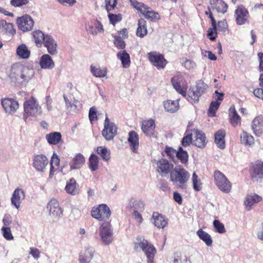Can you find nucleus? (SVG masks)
<instances>
[{
    "mask_svg": "<svg viewBox=\"0 0 263 263\" xmlns=\"http://www.w3.org/2000/svg\"><path fill=\"white\" fill-rule=\"evenodd\" d=\"M183 80V78L181 75L174 76L171 79L174 88L183 97H187V101L192 104L198 102L200 97L206 92L209 87L208 85L202 80H197L195 86L190 87L187 96V85Z\"/></svg>",
    "mask_w": 263,
    "mask_h": 263,
    "instance_id": "obj_1",
    "label": "nucleus"
},
{
    "mask_svg": "<svg viewBox=\"0 0 263 263\" xmlns=\"http://www.w3.org/2000/svg\"><path fill=\"white\" fill-rule=\"evenodd\" d=\"M6 73L11 82L14 83H27L34 76L33 69L29 68L19 63H14L7 70Z\"/></svg>",
    "mask_w": 263,
    "mask_h": 263,
    "instance_id": "obj_2",
    "label": "nucleus"
},
{
    "mask_svg": "<svg viewBox=\"0 0 263 263\" xmlns=\"http://www.w3.org/2000/svg\"><path fill=\"white\" fill-rule=\"evenodd\" d=\"M190 173L181 165L176 166L171 172L170 180L177 188L185 189Z\"/></svg>",
    "mask_w": 263,
    "mask_h": 263,
    "instance_id": "obj_3",
    "label": "nucleus"
},
{
    "mask_svg": "<svg viewBox=\"0 0 263 263\" xmlns=\"http://www.w3.org/2000/svg\"><path fill=\"white\" fill-rule=\"evenodd\" d=\"M136 241L134 243L135 251L138 252L142 250L147 258V262L154 263V257L157 253L154 246L141 236H138Z\"/></svg>",
    "mask_w": 263,
    "mask_h": 263,
    "instance_id": "obj_4",
    "label": "nucleus"
},
{
    "mask_svg": "<svg viewBox=\"0 0 263 263\" xmlns=\"http://www.w3.org/2000/svg\"><path fill=\"white\" fill-rule=\"evenodd\" d=\"M24 109L23 118L25 122H27L28 118L30 117H36L42 113L41 107L37 100L33 97L24 102Z\"/></svg>",
    "mask_w": 263,
    "mask_h": 263,
    "instance_id": "obj_5",
    "label": "nucleus"
},
{
    "mask_svg": "<svg viewBox=\"0 0 263 263\" xmlns=\"http://www.w3.org/2000/svg\"><path fill=\"white\" fill-rule=\"evenodd\" d=\"M214 181L218 188L224 193H229L232 190V183L226 176L218 170L214 172Z\"/></svg>",
    "mask_w": 263,
    "mask_h": 263,
    "instance_id": "obj_6",
    "label": "nucleus"
},
{
    "mask_svg": "<svg viewBox=\"0 0 263 263\" xmlns=\"http://www.w3.org/2000/svg\"><path fill=\"white\" fill-rule=\"evenodd\" d=\"M91 214L94 218L100 221H106L110 217L111 211L106 204H102L92 208Z\"/></svg>",
    "mask_w": 263,
    "mask_h": 263,
    "instance_id": "obj_7",
    "label": "nucleus"
},
{
    "mask_svg": "<svg viewBox=\"0 0 263 263\" xmlns=\"http://www.w3.org/2000/svg\"><path fill=\"white\" fill-rule=\"evenodd\" d=\"M118 127L116 125L109 120L107 116H106L104 128L102 131V135L107 141L113 140L117 134Z\"/></svg>",
    "mask_w": 263,
    "mask_h": 263,
    "instance_id": "obj_8",
    "label": "nucleus"
},
{
    "mask_svg": "<svg viewBox=\"0 0 263 263\" xmlns=\"http://www.w3.org/2000/svg\"><path fill=\"white\" fill-rule=\"evenodd\" d=\"M99 234L102 242L105 245L110 244L113 240V233L109 222H104L99 228Z\"/></svg>",
    "mask_w": 263,
    "mask_h": 263,
    "instance_id": "obj_9",
    "label": "nucleus"
},
{
    "mask_svg": "<svg viewBox=\"0 0 263 263\" xmlns=\"http://www.w3.org/2000/svg\"><path fill=\"white\" fill-rule=\"evenodd\" d=\"M147 57L150 62L158 69H163L167 63L164 56L156 51L148 53Z\"/></svg>",
    "mask_w": 263,
    "mask_h": 263,
    "instance_id": "obj_10",
    "label": "nucleus"
},
{
    "mask_svg": "<svg viewBox=\"0 0 263 263\" xmlns=\"http://www.w3.org/2000/svg\"><path fill=\"white\" fill-rule=\"evenodd\" d=\"M34 23L32 17L27 14L20 17L17 20L18 28L24 32L31 30Z\"/></svg>",
    "mask_w": 263,
    "mask_h": 263,
    "instance_id": "obj_11",
    "label": "nucleus"
},
{
    "mask_svg": "<svg viewBox=\"0 0 263 263\" xmlns=\"http://www.w3.org/2000/svg\"><path fill=\"white\" fill-rule=\"evenodd\" d=\"M48 162V159L45 155H36L33 157L32 165L36 171L44 172Z\"/></svg>",
    "mask_w": 263,
    "mask_h": 263,
    "instance_id": "obj_12",
    "label": "nucleus"
},
{
    "mask_svg": "<svg viewBox=\"0 0 263 263\" xmlns=\"http://www.w3.org/2000/svg\"><path fill=\"white\" fill-rule=\"evenodd\" d=\"M234 16L236 19V23L238 25L245 24L249 17V14L248 10L242 5L238 6L235 10Z\"/></svg>",
    "mask_w": 263,
    "mask_h": 263,
    "instance_id": "obj_13",
    "label": "nucleus"
},
{
    "mask_svg": "<svg viewBox=\"0 0 263 263\" xmlns=\"http://www.w3.org/2000/svg\"><path fill=\"white\" fill-rule=\"evenodd\" d=\"M250 174L252 178L257 181L263 178V162L258 161L252 163L250 168Z\"/></svg>",
    "mask_w": 263,
    "mask_h": 263,
    "instance_id": "obj_14",
    "label": "nucleus"
},
{
    "mask_svg": "<svg viewBox=\"0 0 263 263\" xmlns=\"http://www.w3.org/2000/svg\"><path fill=\"white\" fill-rule=\"evenodd\" d=\"M47 209L50 215L58 219L63 215V211L60 206L58 200L54 198L50 200L48 203Z\"/></svg>",
    "mask_w": 263,
    "mask_h": 263,
    "instance_id": "obj_15",
    "label": "nucleus"
},
{
    "mask_svg": "<svg viewBox=\"0 0 263 263\" xmlns=\"http://www.w3.org/2000/svg\"><path fill=\"white\" fill-rule=\"evenodd\" d=\"M142 130L147 136L149 137H156L157 136V134L155 132V123L153 119L143 121Z\"/></svg>",
    "mask_w": 263,
    "mask_h": 263,
    "instance_id": "obj_16",
    "label": "nucleus"
},
{
    "mask_svg": "<svg viewBox=\"0 0 263 263\" xmlns=\"http://www.w3.org/2000/svg\"><path fill=\"white\" fill-rule=\"evenodd\" d=\"M261 200L262 197L255 193L247 195L243 202L246 210L250 211L255 204L258 203Z\"/></svg>",
    "mask_w": 263,
    "mask_h": 263,
    "instance_id": "obj_17",
    "label": "nucleus"
},
{
    "mask_svg": "<svg viewBox=\"0 0 263 263\" xmlns=\"http://www.w3.org/2000/svg\"><path fill=\"white\" fill-rule=\"evenodd\" d=\"M157 166L158 172L164 175H166L168 173L171 174V171L174 168L173 164L164 158H161L157 161Z\"/></svg>",
    "mask_w": 263,
    "mask_h": 263,
    "instance_id": "obj_18",
    "label": "nucleus"
},
{
    "mask_svg": "<svg viewBox=\"0 0 263 263\" xmlns=\"http://www.w3.org/2000/svg\"><path fill=\"white\" fill-rule=\"evenodd\" d=\"M43 45L47 48L48 53L51 55L57 53V43L53 37L47 34Z\"/></svg>",
    "mask_w": 263,
    "mask_h": 263,
    "instance_id": "obj_19",
    "label": "nucleus"
},
{
    "mask_svg": "<svg viewBox=\"0 0 263 263\" xmlns=\"http://www.w3.org/2000/svg\"><path fill=\"white\" fill-rule=\"evenodd\" d=\"M251 128L253 133L257 136H260L263 132V116L258 115L252 121Z\"/></svg>",
    "mask_w": 263,
    "mask_h": 263,
    "instance_id": "obj_20",
    "label": "nucleus"
},
{
    "mask_svg": "<svg viewBox=\"0 0 263 263\" xmlns=\"http://www.w3.org/2000/svg\"><path fill=\"white\" fill-rule=\"evenodd\" d=\"M151 220L158 229H163L168 224V219L162 214L156 212L153 214Z\"/></svg>",
    "mask_w": 263,
    "mask_h": 263,
    "instance_id": "obj_21",
    "label": "nucleus"
},
{
    "mask_svg": "<svg viewBox=\"0 0 263 263\" xmlns=\"http://www.w3.org/2000/svg\"><path fill=\"white\" fill-rule=\"evenodd\" d=\"M25 192L22 189L18 188L15 189L11 199L12 204L18 209L20 206L22 201L25 199Z\"/></svg>",
    "mask_w": 263,
    "mask_h": 263,
    "instance_id": "obj_22",
    "label": "nucleus"
},
{
    "mask_svg": "<svg viewBox=\"0 0 263 263\" xmlns=\"http://www.w3.org/2000/svg\"><path fill=\"white\" fill-rule=\"evenodd\" d=\"M95 249L92 247H88L84 251L80 252L79 256L80 263H90L93 257Z\"/></svg>",
    "mask_w": 263,
    "mask_h": 263,
    "instance_id": "obj_23",
    "label": "nucleus"
},
{
    "mask_svg": "<svg viewBox=\"0 0 263 263\" xmlns=\"http://www.w3.org/2000/svg\"><path fill=\"white\" fill-rule=\"evenodd\" d=\"M195 133V140L194 141V145L200 148L205 147L207 143L206 138L205 135L202 131L198 129H194Z\"/></svg>",
    "mask_w": 263,
    "mask_h": 263,
    "instance_id": "obj_24",
    "label": "nucleus"
},
{
    "mask_svg": "<svg viewBox=\"0 0 263 263\" xmlns=\"http://www.w3.org/2000/svg\"><path fill=\"white\" fill-rule=\"evenodd\" d=\"M1 104L6 112L15 111L18 108L17 101L12 99L5 98L1 100Z\"/></svg>",
    "mask_w": 263,
    "mask_h": 263,
    "instance_id": "obj_25",
    "label": "nucleus"
},
{
    "mask_svg": "<svg viewBox=\"0 0 263 263\" xmlns=\"http://www.w3.org/2000/svg\"><path fill=\"white\" fill-rule=\"evenodd\" d=\"M85 159L80 153L77 154L69 163L70 170L80 169L84 164Z\"/></svg>",
    "mask_w": 263,
    "mask_h": 263,
    "instance_id": "obj_26",
    "label": "nucleus"
},
{
    "mask_svg": "<svg viewBox=\"0 0 263 263\" xmlns=\"http://www.w3.org/2000/svg\"><path fill=\"white\" fill-rule=\"evenodd\" d=\"M128 142L132 151L137 153L139 147V136L136 132L132 130L128 133Z\"/></svg>",
    "mask_w": 263,
    "mask_h": 263,
    "instance_id": "obj_27",
    "label": "nucleus"
},
{
    "mask_svg": "<svg viewBox=\"0 0 263 263\" xmlns=\"http://www.w3.org/2000/svg\"><path fill=\"white\" fill-rule=\"evenodd\" d=\"M40 66L42 69H51L55 65L51 57L48 54L42 55L40 60Z\"/></svg>",
    "mask_w": 263,
    "mask_h": 263,
    "instance_id": "obj_28",
    "label": "nucleus"
},
{
    "mask_svg": "<svg viewBox=\"0 0 263 263\" xmlns=\"http://www.w3.org/2000/svg\"><path fill=\"white\" fill-rule=\"evenodd\" d=\"M79 186L73 178H71L66 183L65 188L66 192L70 195H76L79 193Z\"/></svg>",
    "mask_w": 263,
    "mask_h": 263,
    "instance_id": "obj_29",
    "label": "nucleus"
},
{
    "mask_svg": "<svg viewBox=\"0 0 263 263\" xmlns=\"http://www.w3.org/2000/svg\"><path fill=\"white\" fill-rule=\"evenodd\" d=\"M229 116L230 122L233 126L236 127L240 125L241 118L236 110L234 105L230 106Z\"/></svg>",
    "mask_w": 263,
    "mask_h": 263,
    "instance_id": "obj_30",
    "label": "nucleus"
},
{
    "mask_svg": "<svg viewBox=\"0 0 263 263\" xmlns=\"http://www.w3.org/2000/svg\"><path fill=\"white\" fill-rule=\"evenodd\" d=\"M211 5L213 10L221 13H225L227 11L228 5L222 0H211Z\"/></svg>",
    "mask_w": 263,
    "mask_h": 263,
    "instance_id": "obj_31",
    "label": "nucleus"
},
{
    "mask_svg": "<svg viewBox=\"0 0 263 263\" xmlns=\"http://www.w3.org/2000/svg\"><path fill=\"white\" fill-rule=\"evenodd\" d=\"M32 39L37 47H41L45 39L46 34L40 30H36L32 32Z\"/></svg>",
    "mask_w": 263,
    "mask_h": 263,
    "instance_id": "obj_32",
    "label": "nucleus"
},
{
    "mask_svg": "<svg viewBox=\"0 0 263 263\" xmlns=\"http://www.w3.org/2000/svg\"><path fill=\"white\" fill-rule=\"evenodd\" d=\"M225 136L226 132L224 130L220 129L215 134V142L217 147L220 149L225 148Z\"/></svg>",
    "mask_w": 263,
    "mask_h": 263,
    "instance_id": "obj_33",
    "label": "nucleus"
},
{
    "mask_svg": "<svg viewBox=\"0 0 263 263\" xmlns=\"http://www.w3.org/2000/svg\"><path fill=\"white\" fill-rule=\"evenodd\" d=\"M147 34L146 22L144 18H141L138 23V28L136 34L138 36L142 38Z\"/></svg>",
    "mask_w": 263,
    "mask_h": 263,
    "instance_id": "obj_34",
    "label": "nucleus"
},
{
    "mask_svg": "<svg viewBox=\"0 0 263 263\" xmlns=\"http://www.w3.org/2000/svg\"><path fill=\"white\" fill-rule=\"evenodd\" d=\"M163 106L165 110L170 112H175L179 108L178 100H167L163 102Z\"/></svg>",
    "mask_w": 263,
    "mask_h": 263,
    "instance_id": "obj_35",
    "label": "nucleus"
},
{
    "mask_svg": "<svg viewBox=\"0 0 263 263\" xmlns=\"http://www.w3.org/2000/svg\"><path fill=\"white\" fill-rule=\"evenodd\" d=\"M47 142L52 145L58 144L62 140V135L60 132H52L46 135Z\"/></svg>",
    "mask_w": 263,
    "mask_h": 263,
    "instance_id": "obj_36",
    "label": "nucleus"
},
{
    "mask_svg": "<svg viewBox=\"0 0 263 263\" xmlns=\"http://www.w3.org/2000/svg\"><path fill=\"white\" fill-rule=\"evenodd\" d=\"M117 57L121 61L124 68H128L130 63L129 54L125 50H122L117 54Z\"/></svg>",
    "mask_w": 263,
    "mask_h": 263,
    "instance_id": "obj_37",
    "label": "nucleus"
},
{
    "mask_svg": "<svg viewBox=\"0 0 263 263\" xmlns=\"http://www.w3.org/2000/svg\"><path fill=\"white\" fill-rule=\"evenodd\" d=\"M196 233L199 238L202 240L207 246L210 247L212 246L213 240L210 234L201 229L198 230Z\"/></svg>",
    "mask_w": 263,
    "mask_h": 263,
    "instance_id": "obj_38",
    "label": "nucleus"
},
{
    "mask_svg": "<svg viewBox=\"0 0 263 263\" xmlns=\"http://www.w3.org/2000/svg\"><path fill=\"white\" fill-rule=\"evenodd\" d=\"M176 159L185 165L188 164L189 155L186 151L183 150L181 146L178 147L177 152Z\"/></svg>",
    "mask_w": 263,
    "mask_h": 263,
    "instance_id": "obj_39",
    "label": "nucleus"
},
{
    "mask_svg": "<svg viewBox=\"0 0 263 263\" xmlns=\"http://www.w3.org/2000/svg\"><path fill=\"white\" fill-rule=\"evenodd\" d=\"M90 71L93 76L97 78H104L107 75V70L106 67H97L91 65Z\"/></svg>",
    "mask_w": 263,
    "mask_h": 263,
    "instance_id": "obj_40",
    "label": "nucleus"
},
{
    "mask_svg": "<svg viewBox=\"0 0 263 263\" xmlns=\"http://www.w3.org/2000/svg\"><path fill=\"white\" fill-rule=\"evenodd\" d=\"M16 54L21 59H28L30 55V51L25 44L19 45L16 49Z\"/></svg>",
    "mask_w": 263,
    "mask_h": 263,
    "instance_id": "obj_41",
    "label": "nucleus"
},
{
    "mask_svg": "<svg viewBox=\"0 0 263 263\" xmlns=\"http://www.w3.org/2000/svg\"><path fill=\"white\" fill-rule=\"evenodd\" d=\"M96 152L104 161H108L110 159V151L105 146H98Z\"/></svg>",
    "mask_w": 263,
    "mask_h": 263,
    "instance_id": "obj_42",
    "label": "nucleus"
},
{
    "mask_svg": "<svg viewBox=\"0 0 263 263\" xmlns=\"http://www.w3.org/2000/svg\"><path fill=\"white\" fill-rule=\"evenodd\" d=\"M240 141L242 144L248 146L252 145L254 143L253 137L245 131H242L240 134Z\"/></svg>",
    "mask_w": 263,
    "mask_h": 263,
    "instance_id": "obj_43",
    "label": "nucleus"
},
{
    "mask_svg": "<svg viewBox=\"0 0 263 263\" xmlns=\"http://www.w3.org/2000/svg\"><path fill=\"white\" fill-rule=\"evenodd\" d=\"M129 206L133 209L134 212H143L144 210L145 204L141 200H134L130 202Z\"/></svg>",
    "mask_w": 263,
    "mask_h": 263,
    "instance_id": "obj_44",
    "label": "nucleus"
},
{
    "mask_svg": "<svg viewBox=\"0 0 263 263\" xmlns=\"http://www.w3.org/2000/svg\"><path fill=\"white\" fill-rule=\"evenodd\" d=\"M89 167L92 171H95L99 168V157L95 154H91L89 158Z\"/></svg>",
    "mask_w": 263,
    "mask_h": 263,
    "instance_id": "obj_45",
    "label": "nucleus"
},
{
    "mask_svg": "<svg viewBox=\"0 0 263 263\" xmlns=\"http://www.w3.org/2000/svg\"><path fill=\"white\" fill-rule=\"evenodd\" d=\"M142 14L146 19L149 20L151 21L159 19V14L157 12L154 11V10H152L148 7V9L145 10L142 13Z\"/></svg>",
    "mask_w": 263,
    "mask_h": 263,
    "instance_id": "obj_46",
    "label": "nucleus"
},
{
    "mask_svg": "<svg viewBox=\"0 0 263 263\" xmlns=\"http://www.w3.org/2000/svg\"><path fill=\"white\" fill-rule=\"evenodd\" d=\"M129 1L131 5L142 14L148 9L147 6L144 3L138 2L137 0H129Z\"/></svg>",
    "mask_w": 263,
    "mask_h": 263,
    "instance_id": "obj_47",
    "label": "nucleus"
},
{
    "mask_svg": "<svg viewBox=\"0 0 263 263\" xmlns=\"http://www.w3.org/2000/svg\"><path fill=\"white\" fill-rule=\"evenodd\" d=\"M177 151L174 149L173 148L168 146H165L164 153L166 154L167 157L172 160L174 162H175L176 159Z\"/></svg>",
    "mask_w": 263,
    "mask_h": 263,
    "instance_id": "obj_48",
    "label": "nucleus"
},
{
    "mask_svg": "<svg viewBox=\"0 0 263 263\" xmlns=\"http://www.w3.org/2000/svg\"><path fill=\"white\" fill-rule=\"evenodd\" d=\"M63 98L65 102L66 107L68 109L74 110L77 108V105L79 101L73 99V100L69 101L65 95H63Z\"/></svg>",
    "mask_w": 263,
    "mask_h": 263,
    "instance_id": "obj_49",
    "label": "nucleus"
},
{
    "mask_svg": "<svg viewBox=\"0 0 263 263\" xmlns=\"http://www.w3.org/2000/svg\"><path fill=\"white\" fill-rule=\"evenodd\" d=\"M220 104V102L217 101H212L210 105L209 110H208V115L210 117H214L216 115V111L218 109L219 105Z\"/></svg>",
    "mask_w": 263,
    "mask_h": 263,
    "instance_id": "obj_50",
    "label": "nucleus"
},
{
    "mask_svg": "<svg viewBox=\"0 0 263 263\" xmlns=\"http://www.w3.org/2000/svg\"><path fill=\"white\" fill-rule=\"evenodd\" d=\"M192 179L194 190L196 191H200L202 189V184L200 180L198 179V177L195 173L193 174Z\"/></svg>",
    "mask_w": 263,
    "mask_h": 263,
    "instance_id": "obj_51",
    "label": "nucleus"
},
{
    "mask_svg": "<svg viewBox=\"0 0 263 263\" xmlns=\"http://www.w3.org/2000/svg\"><path fill=\"white\" fill-rule=\"evenodd\" d=\"M213 224L215 232L220 234L224 233L226 232L224 224L220 222L219 220H214Z\"/></svg>",
    "mask_w": 263,
    "mask_h": 263,
    "instance_id": "obj_52",
    "label": "nucleus"
},
{
    "mask_svg": "<svg viewBox=\"0 0 263 263\" xmlns=\"http://www.w3.org/2000/svg\"><path fill=\"white\" fill-rule=\"evenodd\" d=\"M114 37V44L118 49H124L126 44L125 42L120 36L115 35Z\"/></svg>",
    "mask_w": 263,
    "mask_h": 263,
    "instance_id": "obj_53",
    "label": "nucleus"
},
{
    "mask_svg": "<svg viewBox=\"0 0 263 263\" xmlns=\"http://www.w3.org/2000/svg\"><path fill=\"white\" fill-rule=\"evenodd\" d=\"M0 27H2L7 32L12 33L14 31L12 23H7L5 20L0 21Z\"/></svg>",
    "mask_w": 263,
    "mask_h": 263,
    "instance_id": "obj_54",
    "label": "nucleus"
},
{
    "mask_svg": "<svg viewBox=\"0 0 263 263\" xmlns=\"http://www.w3.org/2000/svg\"><path fill=\"white\" fill-rule=\"evenodd\" d=\"M108 13V18L110 24L115 25L116 23L120 22L122 20V15L120 14H114L111 13Z\"/></svg>",
    "mask_w": 263,
    "mask_h": 263,
    "instance_id": "obj_55",
    "label": "nucleus"
},
{
    "mask_svg": "<svg viewBox=\"0 0 263 263\" xmlns=\"http://www.w3.org/2000/svg\"><path fill=\"white\" fill-rule=\"evenodd\" d=\"M2 231L3 232V235L4 237L7 240H10L13 238V236L11 234L10 228L3 227L2 228Z\"/></svg>",
    "mask_w": 263,
    "mask_h": 263,
    "instance_id": "obj_56",
    "label": "nucleus"
},
{
    "mask_svg": "<svg viewBox=\"0 0 263 263\" xmlns=\"http://www.w3.org/2000/svg\"><path fill=\"white\" fill-rule=\"evenodd\" d=\"M29 0H11L10 5L14 7H20L28 4Z\"/></svg>",
    "mask_w": 263,
    "mask_h": 263,
    "instance_id": "obj_57",
    "label": "nucleus"
},
{
    "mask_svg": "<svg viewBox=\"0 0 263 263\" xmlns=\"http://www.w3.org/2000/svg\"><path fill=\"white\" fill-rule=\"evenodd\" d=\"M105 8L107 12L114 10L117 5V0H105Z\"/></svg>",
    "mask_w": 263,
    "mask_h": 263,
    "instance_id": "obj_58",
    "label": "nucleus"
},
{
    "mask_svg": "<svg viewBox=\"0 0 263 263\" xmlns=\"http://www.w3.org/2000/svg\"><path fill=\"white\" fill-rule=\"evenodd\" d=\"M192 141V135L189 134L186 136H184L181 141V144L184 147H186L190 145Z\"/></svg>",
    "mask_w": 263,
    "mask_h": 263,
    "instance_id": "obj_59",
    "label": "nucleus"
},
{
    "mask_svg": "<svg viewBox=\"0 0 263 263\" xmlns=\"http://www.w3.org/2000/svg\"><path fill=\"white\" fill-rule=\"evenodd\" d=\"M217 28L214 29V27L208 29L207 36L211 41H214L217 36Z\"/></svg>",
    "mask_w": 263,
    "mask_h": 263,
    "instance_id": "obj_60",
    "label": "nucleus"
},
{
    "mask_svg": "<svg viewBox=\"0 0 263 263\" xmlns=\"http://www.w3.org/2000/svg\"><path fill=\"white\" fill-rule=\"evenodd\" d=\"M159 187L163 191L166 192L169 190L168 186V183L166 181L163 179H160L158 182Z\"/></svg>",
    "mask_w": 263,
    "mask_h": 263,
    "instance_id": "obj_61",
    "label": "nucleus"
},
{
    "mask_svg": "<svg viewBox=\"0 0 263 263\" xmlns=\"http://www.w3.org/2000/svg\"><path fill=\"white\" fill-rule=\"evenodd\" d=\"M50 165H54L55 167H58L60 165V158L56 153H53L51 157Z\"/></svg>",
    "mask_w": 263,
    "mask_h": 263,
    "instance_id": "obj_62",
    "label": "nucleus"
},
{
    "mask_svg": "<svg viewBox=\"0 0 263 263\" xmlns=\"http://www.w3.org/2000/svg\"><path fill=\"white\" fill-rule=\"evenodd\" d=\"M93 24L95 25V29L98 31V33L104 31L103 25L100 21L98 20H95L93 22Z\"/></svg>",
    "mask_w": 263,
    "mask_h": 263,
    "instance_id": "obj_63",
    "label": "nucleus"
},
{
    "mask_svg": "<svg viewBox=\"0 0 263 263\" xmlns=\"http://www.w3.org/2000/svg\"><path fill=\"white\" fill-rule=\"evenodd\" d=\"M258 61H259V66L258 67V70L259 72L263 71V53L262 52H258L257 54Z\"/></svg>",
    "mask_w": 263,
    "mask_h": 263,
    "instance_id": "obj_64",
    "label": "nucleus"
}]
</instances>
